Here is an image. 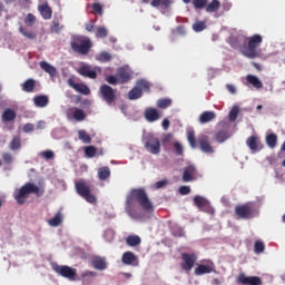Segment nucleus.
<instances>
[{
	"mask_svg": "<svg viewBox=\"0 0 285 285\" xmlns=\"http://www.w3.org/2000/svg\"><path fill=\"white\" fill-rule=\"evenodd\" d=\"M139 206L145 213H155V205H153V200L148 197L146 189L134 188L126 197L125 213H127L131 219H144V214L139 210Z\"/></svg>",
	"mask_w": 285,
	"mask_h": 285,
	"instance_id": "f257e3e1",
	"label": "nucleus"
},
{
	"mask_svg": "<svg viewBox=\"0 0 285 285\" xmlns=\"http://www.w3.org/2000/svg\"><path fill=\"white\" fill-rule=\"evenodd\" d=\"M263 41L264 38H262V36L258 33L248 37L247 45H244L240 49L242 55L247 57V59H257V57H259V51L257 48L262 46Z\"/></svg>",
	"mask_w": 285,
	"mask_h": 285,
	"instance_id": "f03ea898",
	"label": "nucleus"
},
{
	"mask_svg": "<svg viewBox=\"0 0 285 285\" xmlns=\"http://www.w3.org/2000/svg\"><path fill=\"white\" fill-rule=\"evenodd\" d=\"M28 195H37V197H41L43 193L41 189H39V186L32 183H27L19 189L17 194H14V199L18 204H26Z\"/></svg>",
	"mask_w": 285,
	"mask_h": 285,
	"instance_id": "7ed1b4c3",
	"label": "nucleus"
},
{
	"mask_svg": "<svg viewBox=\"0 0 285 285\" xmlns=\"http://www.w3.org/2000/svg\"><path fill=\"white\" fill-rule=\"evenodd\" d=\"M237 219H253L257 217V210L253 203L237 205L234 209Z\"/></svg>",
	"mask_w": 285,
	"mask_h": 285,
	"instance_id": "20e7f679",
	"label": "nucleus"
},
{
	"mask_svg": "<svg viewBox=\"0 0 285 285\" xmlns=\"http://www.w3.org/2000/svg\"><path fill=\"white\" fill-rule=\"evenodd\" d=\"M92 48V41L90 38L78 37L71 41V50L78 52V55H88Z\"/></svg>",
	"mask_w": 285,
	"mask_h": 285,
	"instance_id": "39448f33",
	"label": "nucleus"
},
{
	"mask_svg": "<svg viewBox=\"0 0 285 285\" xmlns=\"http://www.w3.org/2000/svg\"><path fill=\"white\" fill-rule=\"evenodd\" d=\"M92 190V187L90 186V184L86 183V180H79L78 183H76V191L78 193V195H80V197H83V199H86V202H88L89 204H95V202H97V198L95 197V195L90 194Z\"/></svg>",
	"mask_w": 285,
	"mask_h": 285,
	"instance_id": "423d86ee",
	"label": "nucleus"
},
{
	"mask_svg": "<svg viewBox=\"0 0 285 285\" xmlns=\"http://www.w3.org/2000/svg\"><path fill=\"white\" fill-rule=\"evenodd\" d=\"M145 149L150 155H159L161 153V141L155 135H148L142 139Z\"/></svg>",
	"mask_w": 285,
	"mask_h": 285,
	"instance_id": "0eeeda50",
	"label": "nucleus"
},
{
	"mask_svg": "<svg viewBox=\"0 0 285 285\" xmlns=\"http://www.w3.org/2000/svg\"><path fill=\"white\" fill-rule=\"evenodd\" d=\"M99 95L108 106H114L117 101V89H112L109 85H101Z\"/></svg>",
	"mask_w": 285,
	"mask_h": 285,
	"instance_id": "6e6552de",
	"label": "nucleus"
},
{
	"mask_svg": "<svg viewBox=\"0 0 285 285\" xmlns=\"http://www.w3.org/2000/svg\"><path fill=\"white\" fill-rule=\"evenodd\" d=\"M52 268L55 273L60 275V277H65V279H69V282H77L76 268H72L68 265H53Z\"/></svg>",
	"mask_w": 285,
	"mask_h": 285,
	"instance_id": "1a4fd4ad",
	"label": "nucleus"
},
{
	"mask_svg": "<svg viewBox=\"0 0 285 285\" xmlns=\"http://www.w3.org/2000/svg\"><path fill=\"white\" fill-rule=\"evenodd\" d=\"M181 263L180 268L186 271V273H190L193 268H195V264H197V254L195 253H181Z\"/></svg>",
	"mask_w": 285,
	"mask_h": 285,
	"instance_id": "9d476101",
	"label": "nucleus"
},
{
	"mask_svg": "<svg viewBox=\"0 0 285 285\" xmlns=\"http://www.w3.org/2000/svg\"><path fill=\"white\" fill-rule=\"evenodd\" d=\"M198 146L205 155H213V153H215V148H213V145L210 144V138L206 135H200L198 137Z\"/></svg>",
	"mask_w": 285,
	"mask_h": 285,
	"instance_id": "9b49d317",
	"label": "nucleus"
},
{
	"mask_svg": "<svg viewBox=\"0 0 285 285\" xmlns=\"http://www.w3.org/2000/svg\"><path fill=\"white\" fill-rule=\"evenodd\" d=\"M246 146L252 150V153H259V150L264 149V144L262 139L257 135H253L247 138Z\"/></svg>",
	"mask_w": 285,
	"mask_h": 285,
	"instance_id": "f8f14e48",
	"label": "nucleus"
},
{
	"mask_svg": "<svg viewBox=\"0 0 285 285\" xmlns=\"http://www.w3.org/2000/svg\"><path fill=\"white\" fill-rule=\"evenodd\" d=\"M173 3H175L173 0H151L150 6L151 8L160 10L163 14H166V12H168L173 7Z\"/></svg>",
	"mask_w": 285,
	"mask_h": 285,
	"instance_id": "ddd939ff",
	"label": "nucleus"
},
{
	"mask_svg": "<svg viewBox=\"0 0 285 285\" xmlns=\"http://www.w3.org/2000/svg\"><path fill=\"white\" fill-rule=\"evenodd\" d=\"M67 83L69 88H73V90L80 95H90V88L87 85L76 82L75 78H68Z\"/></svg>",
	"mask_w": 285,
	"mask_h": 285,
	"instance_id": "4468645a",
	"label": "nucleus"
},
{
	"mask_svg": "<svg viewBox=\"0 0 285 285\" xmlns=\"http://www.w3.org/2000/svg\"><path fill=\"white\" fill-rule=\"evenodd\" d=\"M194 273L195 275H197V277L202 275H208L210 273H215V263L213 261H207V265H204V264L198 265L195 268Z\"/></svg>",
	"mask_w": 285,
	"mask_h": 285,
	"instance_id": "2eb2a0df",
	"label": "nucleus"
},
{
	"mask_svg": "<svg viewBox=\"0 0 285 285\" xmlns=\"http://www.w3.org/2000/svg\"><path fill=\"white\" fill-rule=\"evenodd\" d=\"M237 282H238V284H243V285H262L263 284L261 277L246 276V274H239Z\"/></svg>",
	"mask_w": 285,
	"mask_h": 285,
	"instance_id": "dca6fc26",
	"label": "nucleus"
},
{
	"mask_svg": "<svg viewBox=\"0 0 285 285\" xmlns=\"http://www.w3.org/2000/svg\"><path fill=\"white\" fill-rule=\"evenodd\" d=\"M68 119H75L76 121H85L86 120V111L79 108H70L67 112Z\"/></svg>",
	"mask_w": 285,
	"mask_h": 285,
	"instance_id": "f3484780",
	"label": "nucleus"
},
{
	"mask_svg": "<svg viewBox=\"0 0 285 285\" xmlns=\"http://www.w3.org/2000/svg\"><path fill=\"white\" fill-rule=\"evenodd\" d=\"M78 73H80L81 77H87V79H97V71L92 70V67L89 65L80 66Z\"/></svg>",
	"mask_w": 285,
	"mask_h": 285,
	"instance_id": "a211bd4d",
	"label": "nucleus"
},
{
	"mask_svg": "<svg viewBox=\"0 0 285 285\" xmlns=\"http://www.w3.org/2000/svg\"><path fill=\"white\" fill-rule=\"evenodd\" d=\"M91 266L96 271H106L108 268V263L106 262V257L94 256L91 259Z\"/></svg>",
	"mask_w": 285,
	"mask_h": 285,
	"instance_id": "6ab92c4d",
	"label": "nucleus"
},
{
	"mask_svg": "<svg viewBox=\"0 0 285 285\" xmlns=\"http://www.w3.org/2000/svg\"><path fill=\"white\" fill-rule=\"evenodd\" d=\"M195 173H197L195 165H189L185 167L183 173V181H193L195 179Z\"/></svg>",
	"mask_w": 285,
	"mask_h": 285,
	"instance_id": "aec40b11",
	"label": "nucleus"
},
{
	"mask_svg": "<svg viewBox=\"0 0 285 285\" xmlns=\"http://www.w3.org/2000/svg\"><path fill=\"white\" fill-rule=\"evenodd\" d=\"M122 264H126L127 266H137L138 264V258L132 252H125L122 254Z\"/></svg>",
	"mask_w": 285,
	"mask_h": 285,
	"instance_id": "412c9836",
	"label": "nucleus"
},
{
	"mask_svg": "<svg viewBox=\"0 0 285 285\" xmlns=\"http://www.w3.org/2000/svg\"><path fill=\"white\" fill-rule=\"evenodd\" d=\"M38 10H39V12H40L42 19H45V20H47V21L50 20V19H52V8H50V6L48 4V2H45V3L40 4V6L38 7Z\"/></svg>",
	"mask_w": 285,
	"mask_h": 285,
	"instance_id": "4be33fe9",
	"label": "nucleus"
},
{
	"mask_svg": "<svg viewBox=\"0 0 285 285\" xmlns=\"http://www.w3.org/2000/svg\"><path fill=\"white\" fill-rule=\"evenodd\" d=\"M22 92H35L37 90V80L29 78L21 85Z\"/></svg>",
	"mask_w": 285,
	"mask_h": 285,
	"instance_id": "5701e85b",
	"label": "nucleus"
},
{
	"mask_svg": "<svg viewBox=\"0 0 285 285\" xmlns=\"http://www.w3.org/2000/svg\"><path fill=\"white\" fill-rule=\"evenodd\" d=\"M159 117H160L159 110H157L153 107L147 108L145 110V119H147V121H149V122H154V121L159 120Z\"/></svg>",
	"mask_w": 285,
	"mask_h": 285,
	"instance_id": "b1692460",
	"label": "nucleus"
},
{
	"mask_svg": "<svg viewBox=\"0 0 285 285\" xmlns=\"http://www.w3.org/2000/svg\"><path fill=\"white\" fill-rule=\"evenodd\" d=\"M33 104L37 108H46L50 104V98L46 95H39L33 98Z\"/></svg>",
	"mask_w": 285,
	"mask_h": 285,
	"instance_id": "393cba45",
	"label": "nucleus"
},
{
	"mask_svg": "<svg viewBox=\"0 0 285 285\" xmlns=\"http://www.w3.org/2000/svg\"><path fill=\"white\" fill-rule=\"evenodd\" d=\"M61 17L60 18H53L51 26H50V32L53 35H59L61 30H63V24H61Z\"/></svg>",
	"mask_w": 285,
	"mask_h": 285,
	"instance_id": "a878e982",
	"label": "nucleus"
},
{
	"mask_svg": "<svg viewBox=\"0 0 285 285\" xmlns=\"http://www.w3.org/2000/svg\"><path fill=\"white\" fill-rule=\"evenodd\" d=\"M246 81L249 82L250 86H253L257 90H259L261 88H264V83L262 82V80H259L257 76L248 75L246 77Z\"/></svg>",
	"mask_w": 285,
	"mask_h": 285,
	"instance_id": "bb28decb",
	"label": "nucleus"
},
{
	"mask_svg": "<svg viewBox=\"0 0 285 285\" xmlns=\"http://www.w3.org/2000/svg\"><path fill=\"white\" fill-rule=\"evenodd\" d=\"M39 66L41 70L47 72V75H50V77H55V75H57V69L52 67V65L48 63L47 61H40Z\"/></svg>",
	"mask_w": 285,
	"mask_h": 285,
	"instance_id": "cd10ccee",
	"label": "nucleus"
},
{
	"mask_svg": "<svg viewBox=\"0 0 285 285\" xmlns=\"http://www.w3.org/2000/svg\"><path fill=\"white\" fill-rule=\"evenodd\" d=\"M118 81L119 83H128L130 80V72H128L126 69L120 68L117 72Z\"/></svg>",
	"mask_w": 285,
	"mask_h": 285,
	"instance_id": "c85d7f7f",
	"label": "nucleus"
},
{
	"mask_svg": "<svg viewBox=\"0 0 285 285\" xmlns=\"http://www.w3.org/2000/svg\"><path fill=\"white\" fill-rule=\"evenodd\" d=\"M17 119V111H14L13 109H6L2 112V121L8 122V121H14Z\"/></svg>",
	"mask_w": 285,
	"mask_h": 285,
	"instance_id": "c756f323",
	"label": "nucleus"
},
{
	"mask_svg": "<svg viewBox=\"0 0 285 285\" xmlns=\"http://www.w3.org/2000/svg\"><path fill=\"white\" fill-rule=\"evenodd\" d=\"M19 32L22 37H26V39H29L30 41L37 39V33L35 31L29 30L28 28L20 26Z\"/></svg>",
	"mask_w": 285,
	"mask_h": 285,
	"instance_id": "7c9ffc66",
	"label": "nucleus"
},
{
	"mask_svg": "<svg viewBox=\"0 0 285 285\" xmlns=\"http://www.w3.org/2000/svg\"><path fill=\"white\" fill-rule=\"evenodd\" d=\"M215 117H217V115H215L214 111H204L199 116V124H208V122L213 121V119H215Z\"/></svg>",
	"mask_w": 285,
	"mask_h": 285,
	"instance_id": "2f4dec72",
	"label": "nucleus"
},
{
	"mask_svg": "<svg viewBox=\"0 0 285 285\" xmlns=\"http://www.w3.org/2000/svg\"><path fill=\"white\" fill-rule=\"evenodd\" d=\"M126 244L131 247L139 246V244H141V237L138 235H129L126 238Z\"/></svg>",
	"mask_w": 285,
	"mask_h": 285,
	"instance_id": "473e14b6",
	"label": "nucleus"
},
{
	"mask_svg": "<svg viewBox=\"0 0 285 285\" xmlns=\"http://www.w3.org/2000/svg\"><path fill=\"white\" fill-rule=\"evenodd\" d=\"M108 177H110V167L108 166L100 167L98 169V178L100 179V181H106Z\"/></svg>",
	"mask_w": 285,
	"mask_h": 285,
	"instance_id": "72a5a7b5",
	"label": "nucleus"
},
{
	"mask_svg": "<svg viewBox=\"0 0 285 285\" xmlns=\"http://www.w3.org/2000/svg\"><path fill=\"white\" fill-rule=\"evenodd\" d=\"M220 7L222 3L219 2V0H213L212 2L205 6V10L206 12H217V10H219Z\"/></svg>",
	"mask_w": 285,
	"mask_h": 285,
	"instance_id": "f704fd0d",
	"label": "nucleus"
},
{
	"mask_svg": "<svg viewBox=\"0 0 285 285\" xmlns=\"http://www.w3.org/2000/svg\"><path fill=\"white\" fill-rule=\"evenodd\" d=\"M62 222H63V216H61V213H58L55 215L53 218L48 220V224L49 226L57 228V226H61Z\"/></svg>",
	"mask_w": 285,
	"mask_h": 285,
	"instance_id": "c9c22d12",
	"label": "nucleus"
},
{
	"mask_svg": "<svg viewBox=\"0 0 285 285\" xmlns=\"http://www.w3.org/2000/svg\"><path fill=\"white\" fill-rule=\"evenodd\" d=\"M9 150H21V137L14 136L9 144Z\"/></svg>",
	"mask_w": 285,
	"mask_h": 285,
	"instance_id": "e433bc0d",
	"label": "nucleus"
},
{
	"mask_svg": "<svg viewBox=\"0 0 285 285\" xmlns=\"http://www.w3.org/2000/svg\"><path fill=\"white\" fill-rule=\"evenodd\" d=\"M136 88H139L140 92H150V82L141 79L136 83Z\"/></svg>",
	"mask_w": 285,
	"mask_h": 285,
	"instance_id": "4c0bfd02",
	"label": "nucleus"
},
{
	"mask_svg": "<svg viewBox=\"0 0 285 285\" xmlns=\"http://www.w3.org/2000/svg\"><path fill=\"white\" fill-rule=\"evenodd\" d=\"M187 141L191 148H197V138L195 137V130L189 129L187 131Z\"/></svg>",
	"mask_w": 285,
	"mask_h": 285,
	"instance_id": "58836bf2",
	"label": "nucleus"
},
{
	"mask_svg": "<svg viewBox=\"0 0 285 285\" xmlns=\"http://www.w3.org/2000/svg\"><path fill=\"white\" fill-rule=\"evenodd\" d=\"M266 144L269 148H276L277 146V135L275 134H269L266 136Z\"/></svg>",
	"mask_w": 285,
	"mask_h": 285,
	"instance_id": "ea45409f",
	"label": "nucleus"
},
{
	"mask_svg": "<svg viewBox=\"0 0 285 285\" xmlns=\"http://www.w3.org/2000/svg\"><path fill=\"white\" fill-rule=\"evenodd\" d=\"M141 95H144V92H141V89L134 87L129 92H128V98L130 100H135V99H139L141 98Z\"/></svg>",
	"mask_w": 285,
	"mask_h": 285,
	"instance_id": "a19ab883",
	"label": "nucleus"
},
{
	"mask_svg": "<svg viewBox=\"0 0 285 285\" xmlns=\"http://www.w3.org/2000/svg\"><path fill=\"white\" fill-rule=\"evenodd\" d=\"M97 61H100L101 63H106L108 61H111L112 56L108 51H102L96 57Z\"/></svg>",
	"mask_w": 285,
	"mask_h": 285,
	"instance_id": "79ce46f5",
	"label": "nucleus"
},
{
	"mask_svg": "<svg viewBox=\"0 0 285 285\" xmlns=\"http://www.w3.org/2000/svg\"><path fill=\"white\" fill-rule=\"evenodd\" d=\"M171 105L173 100H170L169 98H161L157 101V107L161 109L170 108Z\"/></svg>",
	"mask_w": 285,
	"mask_h": 285,
	"instance_id": "37998d69",
	"label": "nucleus"
},
{
	"mask_svg": "<svg viewBox=\"0 0 285 285\" xmlns=\"http://www.w3.org/2000/svg\"><path fill=\"white\" fill-rule=\"evenodd\" d=\"M78 137H79L80 141H82L83 144H90L92 141V138H90V135H88V132H86V130H79Z\"/></svg>",
	"mask_w": 285,
	"mask_h": 285,
	"instance_id": "c03bdc74",
	"label": "nucleus"
},
{
	"mask_svg": "<svg viewBox=\"0 0 285 285\" xmlns=\"http://www.w3.org/2000/svg\"><path fill=\"white\" fill-rule=\"evenodd\" d=\"M2 161L3 164H6V166H12V164L14 163V156L10 153H3Z\"/></svg>",
	"mask_w": 285,
	"mask_h": 285,
	"instance_id": "a18cd8bd",
	"label": "nucleus"
},
{
	"mask_svg": "<svg viewBox=\"0 0 285 285\" xmlns=\"http://www.w3.org/2000/svg\"><path fill=\"white\" fill-rule=\"evenodd\" d=\"M208 203V200L202 196H195L194 197V204L195 206H197V208L200 210L206 204Z\"/></svg>",
	"mask_w": 285,
	"mask_h": 285,
	"instance_id": "49530a36",
	"label": "nucleus"
},
{
	"mask_svg": "<svg viewBox=\"0 0 285 285\" xmlns=\"http://www.w3.org/2000/svg\"><path fill=\"white\" fill-rule=\"evenodd\" d=\"M193 30H194V32H204V30H206V22H204L202 20H197L193 24Z\"/></svg>",
	"mask_w": 285,
	"mask_h": 285,
	"instance_id": "de8ad7c7",
	"label": "nucleus"
},
{
	"mask_svg": "<svg viewBox=\"0 0 285 285\" xmlns=\"http://www.w3.org/2000/svg\"><path fill=\"white\" fill-rule=\"evenodd\" d=\"M264 250H266V245H264V242L256 240L254 244V252L256 253V255L264 253Z\"/></svg>",
	"mask_w": 285,
	"mask_h": 285,
	"instance_id": "09e8293b",
	"label": "nucleus"
},
{
	"mask_svg": "<svg viewBox=\"0 0 285 285\" xmlns=\"http://www.w3.org/2000/svg\"><path fill=\"white\" fill-rule=\"evenodd\" d=\"M24 23L27 24L28 28H32L37 23V17L32 13H28L27 17L24 18Z\"/></svg>",
	"mask_w": 285,
	"mask_h": 285,
	"instance_id": "8fccbe9b",
	"label": "nucleus"
},
{
	"mask_svg": "<svg viewBox=\"0 0 285 285\" xmlns=\"http://www.w3.org/2000/svg\"><path fill=\"white\" fill-rule=\"evenodd\" d=\"M226 139H228V131L220 130L216 134V141H218V144H224Z\"/></svg>",
	"mask_w": 285,
	"mask_h": 285,
	"instance_id": "3c124183",
	"label": "nucleus"
},
{
	"mask_svg": "<svg viewBox=\"0 0 285 285\" xmlns=\"http://www.w3.org/2000/svg\"><path fill=\"white\" fill-rule=\"evenodd\" d=\"M96 37L98 39H106V37H108V29L106 27H98L96 30Z\"/></svg>",
	"mask_w": 285,
	"mask_h": 285,
	"instance_id": "603ef678",
	"label": "nucleus"
},
{
	"mask_svg": "<svg viewBox=\"0 0 285 285\" xmlns=\"http://www.w3.org/2000/svg\"><path fill=\"white\" fill-rule=\"evenodd\" d=\"M208 3V0H193V6L196 10H204Z\"/></svg>",
	"mask_w": 285,
	"mask_h": 285,
	"instance_id": "864d4df0",
	"label": "nucleus"
},
{
	"mask_svg": "<svg viewBox=\"0 0 285 285\" xmlns=\"http://www.w3.org/2000/svg\"><path fill=\"white\" fill-rule=\"evenodd\" d=\"M85 155L90 158L95 157V155H97V147H95V146L86 147Z\"/></svg>",
	"mask_w": 285,
	"mask_h": 285,
	"instance_id": "5fc2aeb1",
	"label": "nucleus"
},
{
	"mask_svg": "<svg viewBox=\"0 0 285 285\" xmlns=\"http://www.w3.org/2000/svg\"><path fill=\"white\" fill-rule=\"evenodd\" d=\"M239 115V109L237 107H234L230 111H229V121H237V117Z\"/></svg>",
	"mask_w": 285,
	"mask_h": 285,
	"instance_id": "6e6d98bb",
	"label": "nucleus"
},
{
	"mask_svg": "<svg viewBox=\"0 0 285 285\" xmlns=\"http://www.w3.org/2000/svg\"><path fill=\"white\" fill-rule=\"evenodd\" d=\"M107 83H110V86H117L119 83V77L115 75H110L106 78Z\"/></svg>",
	"mask_w": 285,
	"mask_h": 285,
	"instance_id": "4d7b16f0",
	"label": "nucleus"
},
{
	"mask_svg": "<svg viewBox=\"0 0 285 285\" xmlns=\"http://www.w3.org/2000/svg\"><path fill=\"white\" fill-rule=\"evenodd\" d=\"M81 277L83 278V282H86V278H91V279H95V277H97V272H92V271H85L82 274H81Z\"/></svg>",
	"mask_w": 285,
	"mask_h": 285,
	"instance_id": "13d9d810",
	"label": "nucleus"
},
{
	"mask_svg": "<svg viewBox=\"0 0 285 285\" xmlns=\"http://www.w3.org/2000/svg\"><path fill=\"white\" fill-rule=\"evenodd\" d=\"M203 213H208V215H215V209L210 205V202L207 200V204L200 209Z\"/></svg>",
	"mask_w": 285,
	"mask_h": 285,
	"instance_id": "bf43d9fd",
	"label": "nucleus"
},
{
	"mask_svg": "<svg viewBox=\"0 0 285 285\" xmlns=\"http://www.w3.org/2000/svg\"><path fill=\"white\" fill-rule=\"evenodd\" d=\"M92 10L94 12H96V14H99V16L104 14V7L99 2H95L92 4Z\"/></svg>",
	"mask_w": 285,
	"mask_h": 285,
	"instance_id": "052dcab7",
	"label": "nucleus"
},
{
	"mask_svg": "<svg viewBox=\"0 0 285 285\" xmlns=\"http://www.w3.org/2000/svg\"><path fill=\"white\" fill-rule=\"evenodd\" d=\"M168 186V179H163L159 181H156L154 185V188H156V190H159L160 188H166Z\"/></svg>",
	"mask_w": 285,
	"mask_h": 285,
	"instance_id": "680f3d73",
	"label": "nucleus"
},
{
	"mask_svg": "<svg viewBox=\"0 0 285 285\" xmlns=\"http://www.w3.org/2000/svg\"><path fill=\"white\" fill-rule=\"evenodd\" d=\"M174 148H175L176 155H178L179 157L184 155V146H181V144L174 142Z\"/></svg>",
	"mask_w": 285,
	"mask_h": 285,
	"instance_id": "e2e57ef3",
	"label": "nucleus"
},
{
	"mask_svg": "<svg viewBox=\"0 0 285 285\" xmlns=\"http://www.w3.org/2000/svg\"><path fill=\"white\" fill-rule=\"evenodd\" d=\"M41 157H43L45 159H55V151L52 150L41 151Z\"/></svg>",
	"mask_w": 285,
	"mask_h": 285,
	"instance_id": "0e129e2a",
	"label": "nucleus"
},
{
	"mask_svg": "<svg viewBox=\"0 0 285 285\" xmlns=\"http://www.w3.org/2000/svg\"><path fill=\"white\" fill-rule=\"evenodd\" d=\"M104 237L107 239V242H112V239H115V232L108 229L105 232Z\"/></svg>",
	"mask_w": 285,
	"mask_h": 285,
	"instance_id": "69168bd1",
	"label": "nucleus"
},
{
	"mask_svg": "<svg viewBox=\"0 0 285 285\" xmlns=\"http://www.w3.org/2000/svg\"><path fill=\"white\" fill-rule=\"evenodd\" d=\"M180 195H190V187L189 186H180L178 189Z\"/></svg>",
	"mask_w": 285,
	"mask_h": 285,
	"instance_id": "338daca9",
	"label": "nucleus"
},
{
	"mask_svg": "<svg viewBox=\"0 0 285 285\" xmlns=\"http://www.w3.org/2000/svg\"><path fill=\"white\" fill-rule=\"evenodd\" d=\"M23 132H33L35 131V125H32V124H26L24 126H23Z\"/></svg>",
	"mask_w": 285,
	"mask_h": 285,
	"instance_id": "774afa93",
	"label": "nucleus"
}]
</instances>
